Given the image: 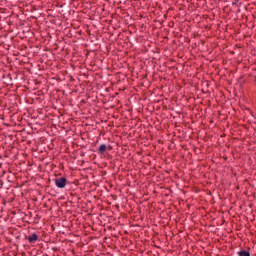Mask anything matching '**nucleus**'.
<instances>
[{"label": "nucleus", "instance_id": "1", "mask_svg": "<svg viewBox=\"0 0 256 256\" xmlns=\"http://www.w3.org/2000/svg\"><path fill=\"white\" fill-rule=\"evenodd\" d=\"M54 183L56 187H58V189H65V187L67 186V178L65 177L56 178L54 180Z\"/></svg>", "mask_w": 256, "mask_h": 256}, {"label": "nucleus", "instance_id": "2", "mask_svg": "<svg viewBox=\"0 0 256 256\" xmlns=\"http://www.w3.org/2000/svg\"><path fill=\"white\" fill-rule=\"evenodd\" d=\"M107 151V145L106 144H101L98 148V153H100L101 155H103V153H105Z\"/></svg>", "mask_w": 256, "mask_h": 256}, {"label": "nucleus", "instance_id": "3", "mask_svg": "<svg viewBox=\"0 0 256 256\" xmlns=\"http://www.w3.org/2000/svg\"><path fill=\"white\" fill-rule=\"evenodd\" d=\"M37 239H38V236H37V234H35V233H33L32 235H30V236L28 237L29 243H35V241H37Z\"/></svg>", "mask_w": 256, "mask_h": 256}, {"label": "nucleus", "instance_id": "4", "mask_svg": "<svg viewBox=\"0 0 256 256\" xmlns=\"http://www.w3.org/2000/svg\"><path fill=\"white\" fill-rule=\"evenodd\" d=\"M238 256H251V253H249V251L247 250H240L239 252H237Z\"/></svg>", "mask_w": 256, "mask_h": 256}]
</instances>
